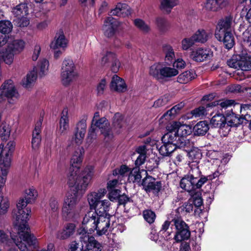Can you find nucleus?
I'll return each mask as SVG.
<instances>
[{
    "instance_id": "f257e3e1",
    "label": "nucleus",
    "mask_w": 251,
    "mask_h": 251,
    "mask_svg": "<svg viewBox=\"0 0 251 251\" xmlns=\"http://www.w3.org/2000/svg\"><path fill=\"white\" fill-rule=\"evenodd\" d=\"M37 197L36 189L33 186L29 187L25 190L24 198L20 199L17 204V210L13 214L14 229L17 231L19 235H33L26 224L31 213L30 208L26 206L28 203L34 202Z\"/></svg>"
},
{
    "instance_id": "f03ea898",
    "label": "nucleus",
    "mask_w": 251,
    "mask_h": 251,
    "mask_svg": "<svg viewBox=\"0 0 251 251\" xmlns=\"http://www.w3.org/2000/svg\"><path fill=\"white\" fill-rule=\"evenodd\" d=\"M110 202L109 200H102L96 205L90 208L83 220V225L90 226L89 231L92 233L97 230L99 235L105 234L110 225V215L108 213Z\"/></svg>"
},
{
    "instance_id": "7ed1b4c3",
    "label": "nucleus",
    "mask_w": 251,
    "mask_h": 251,
    "mask_svg": "<svg viewBox=\"0 0 251 251\" xmlns=\"http://www.w3.org/2000/svg\"><path fill=\"white\" fill-rule=\"evenodd\" d=\"M78 172L75 171L69 174L68 176L70 187L74 186L76 190L75 191L71 189L70 192H76L77 194L79 192L83 193L87 190L93 176L94 167L92 165L87 166L80 174L78 175Z\"/></svg>"
},
{
    "instance_id": "20e7f679",
    "label": "nucleus",
    "mask_w": 251,
    "mask_h": 251,
    "mask_svg": "<svg viewBox=\"0 0 251 251\" xmlns=\"http://www.w3.org/2000/svg\"><path fill=\"white\" fill-rule=\"evenodd\" d=\"M77 193L69 192L65 196L62 207L63 219L67 221H75L79 218L81 206L78 204Z\"/></svg>"
},
{
    "instance_id": "39448f33",
    "label": "nucleus",
    "mask_w": 251,
    "mask_h": 251,
    "mask_svg": "<svg viewBox=\"0 0 251 251\" xmlns=\"http://www.w3.org/2000/svg\"><path fill=\"white\" fill-rule=\"evenodd\" d=\"M15 143L9 141L5 146L0 144V177L6 179L8 169L11 165V156L14 151Z\"/></svg>"
},
{
    "instance_id": "423d86ee",
    "label": "nucleus",
    "mask_w": 251,
    "mask_h": 251,
    "mask_svg": "<svg viewBox=\"0 0 251 251\" xmlns=\"http://www.w3.org/2000/svg\"><path fill=\"white\" fill-rule=\"evenodd\" d=\"M100 129L101 134L103 136L104 140L108 141L113 137V132L110 128V124L105 117H102L95 122L91 123L89 130L88 139L91 140L96 139L97 133Z\"/></svg>"
},
{
    "instance_id": "0eeeda50",
    "label": "nucleus",
    "mask_w": 251,
    "mask_h": 251,
    "mask_svg": "<svg viewBox=\"0 0 251 251\" xmlns=\"http://www.w3.org/2000/svg\"><path fill=\"white\" fill-rule=\"evenodd\" d=\"M149 75L160 82L176 75L178 71L174 68L167 67L162 63H157L149 68Z\"/></svg>"
},
{
    "instance_id": "6e6552de",
    "label": "nucleus",
    "mask_w": 251,
    "mask_h": 251,
    "mask_svg": "<svg viewBox=\"0 0 251 251\" xmlns=\"http://www.w3.org/2000/svg\"><path fill=\"white\" fill-rule=\"evenodd\" d=\"M78 76V74L73 60L65 58L61 67V78L63 84L68 85L75 81Z\"/></svg>"
},
{
    "instance_id": "1a4fd4ad",
    "label": "nucleus",
    "mask_w": 251,
    "mask_h": 251,
    "mask_svg": "<svg viewBox=\"0 0 251 251\" xmlns=\"http://www.w3.org/2000/svg\"><path fill=\"white\" fill-rule=\"evenodd\" d=\"M19 97V93L11 80L9 79L4 81L0 86V103L4 102L6 99H7L9 104H14Z\"/></svg>"
},
{
    "instance_id": "9d476101",
    "label": "nucleus",
    "mask_w": 251,
    "mask_h": 251,
    "mask_svg": "<svg viewBox=\"0 0 251 251\" xmlns=\"http://www.w3.org/2000/svg\"><path fill=\"white\" fill-rule=\"evenodd\" d=\"M11 242L21 251H32L39 248V243L36 236H13L10 239Z\"/></svg>"
},
{
    "instance_id": "9b49d317",
    "label": "nucleus",
    "mask_w": 251,
    "mask_h": 251,
    "mask_svg": "<svg viewBox=\"0 0 251 251\" xmlns=\"http://www.w3.org/2000/svg\"><path fill=\"white\" fill-rule=\"evenodd\" d=\"M234 26V21L231 15L227 16L219 21L216 27L215 36L216 38L221 41L223 34L225 32H231Z\"/></svg>"
},
{
    "instance_id": "f8f14e48",
    "label": "nucleus",
    "mask_w": 251,
    "mask_h": 251,
    "mask_svg": "<svg viewBox=\"0 0 251 251\" xmlns=\"http://www.w3.org/2000/svg\"><path fill=\"white\" fill-rule=\"evenodd\" d=\"M213 165L218 167V168L216 171L214 172L212 176L209 175L206 177L203 176L199 180H198V178L194 179V181L196 182L194 183L195 189L200 188L208 180H212L224 172L225 165L222 164V162L221 160L218 159H214L213 161Z\"/></svg>"
},
{
    "instance_id": "ddd939ff",
    "label": "nucleus",
    "mask_w": 251,
    "mask_h": 251,
    "mask_svg": "<svg viewBox=\"0 0 251 251\" xmlns=\"http://www.w3.org/2000/svg\"><path fill=\"white\" fill-rule=\"evenodd\" d=\"M90 226L88 225H83L79 228L77 229L76 225L72 223L66 224L62 229L61 234L62 235H73L78 234L79 235H84L85 234H91L89 228Z\"/></svg>"
},
{
    "instance_id": "4468645a",
    "label": "nucleus",
    "mask_w": 251,
    "mask_h": 251,
    "mask_svg": "<svg viewBox=\"0 0 251 251\" xmlns=\"http://www.w3.org/2000/svg\"><path fill=\"white\" fill-rule=\"evenodd\" d=\"M195 237H196V236ZM175 240L176 242H180L179 251H189L190 244H191L194 251H200L199 241H197V238H190V236H175Z\"/></svg>"
},
{
    "instance_id": "2eb2a0df",
    "label": "nucleus",
    "mask_w": 251,
    "mask_h": 251,
    "mask_svg": "<svg viewBox=\"0 0 251 251\" xmlns=\"http://www.w3.org/2000/svg\"><path fill=\"white\" fill-rule=\"evenodd\" d=\"M167 130H175L180 139L183 141L184 138L191 133L190 126L181 124L180 122H173L167 126Z\"/></svg>"
},
{
    "instance_id": "dca6fc26",
    "label": "nucleus",
    "mask_w": 251,
    "mask_h": 251,
    "mask_svg": "<svg viewBox=\"0 0 251 251\" xmlns=\"http://www.w3.org/2000/svg\"><path fill=\"white\" fill-rule=\"evenodd\" d=\"M142 185L146 192H152L153 194L158 193L162 187L160 181H157L153 177L147 175L143 180Z\"/></svg>"
},
{
    "instance_id": "f3484780",
    "label": "nucleus",
    "mask_w": 251,
    "mask_h": 251,
    "mask_svg": "<svg viewBox=\"0 0 251 251\" xmlns=\"http://www.w3.org/2000/svg\"><path fill=\"white\" fill-rule=\"evenodd\" d=\"M213 56V51L209 49L199 48L192 50L190 57L196 62H203L210 59Z\"/></svg>"
},
{
    "instance_id": "a211bd4d",
    "label": "nucleus",
    "mask_w": 251,
    "mask_h": 251,
    "mask_svg": "<svg viewBox=\"0 0 251 251\" xmlns=\"http://www.w3.org/2000/svg\"><path fill=\"white\" fill-rule=\"evenodd\" d=\"M107 193L105 188H100L98 190L91 192L87 195V201L90 208L95 207L100 201Z\"/></svg>"
},
{
    "instance_id": "6ab92c4d",
    "label": "nucleus",
    "mask_w": 251,
    "mask_h": 251,
    "mask_svg": "<svg viewBox=\"0 0 251 251\" xmlns=\"http://www.w3.org/2000/svg\"><path fill=\"white\" fill-rule=\"evenodd\" d=\"M83 149L82 148H78L73 153L71 159V167L69 169V173L78 172L80 165L82 161Z\"/></svg>"
},
{
    "instance_id": "aec40b11",
    "label": "nucleus",
    "mask_w": 251,
    "mask_h": 251,
    "mask_svg": "<svg viewBox=\"0 0 251 251\" xmlns=\"http://www.w3.org/2000/svg\"><path fill=\"white\" fill-rule=\"evenodd\" d=\"M87 118H84L79 121L76 125L74 139L77 145H80L83 140L86 133L87 124Z\"/></svg>"
},
{
    "instance_id": "412c9836",
    "label": "nucleus",
    "mask_w": 251,
    "mask_h": 251,
    "mask_svg": "<svg viewBox=\"0 0 251 251\" xmlns=\"http://www.w3.org/2000/svg\"><path fill=\"white\" fill-rule=\"evenodd\" d=\"M172 221L176 227V235H190L189 226L181 218L178 216L175 217L172 219Z\"/></svg>"
},
{
    "instance_id": "4be33fe9",
    "label": "nucleus",
    "mask_w": 251,
    "mask_h": 251,
    "mask_svg": "<svg viewBox=\"0 0 251 251\" xmlns=\"http://www.w3.org/2000/svg\"><path fill=\"white\" fill-rule=\"evenodd\" d=\"M229 0H206L204 3L205 9L211 12H218L226 7Z\"/></svg>"
},
{
    "instance_id": "5701e85b",
    "label": "nucleus",
    "mask_w": 251,
    "mask_h": 251,
    "mask_svg": "<svg viewBox=\"0 0 251 251\" xmlns=\"http://www.w3.org/2000/svg\"><path fill=\"white\" fill-rule=\"evenodd\" d=\"M110 87L111 90L118 93H124L127 89L124 79L116 75L112 76Z\"/></svg>"
},
{
    "instance_id": "b1692460",
    "label": "nucleus",
    "mask_w": 251,
    "mask_h": 251,
    "mask_svg": "<svg viewBox=\"0 0 251 251\" xmlns=\"http://www.w3.org/2000/svg\"><path fill=\"white\" fill-rule=\"evenodd\" d=\"M118 25V22L115 19L111 17H108L105 20L103 26L104 35L108 37L113 36Z\"/></svg>"
},
{
    "instance_id": "393cba45",
    "label": "nucleus",
    "mask_w": 251,
    "mask_h": 251,
    "mask_svg": "<svg viewBox=\"0 0 251 251\" xmlns=\"http://www.w3.org/2000/svg\"><path fill=\"white\" fill-rule=\"evenodd\" d=\"M6 180L4 178L0 177V215L6 214L9 207V201L6 198L3 196L1 193L3 188L5 185Z\"/></svg>"
},
{
    "instance_id": "a878e982",
    "label": "nucleus",
    "mask_w": 251,
    "mask_h": 251,
    "mask_svg": "<svg viewBox=\"0 0 251 251\" xmlns=\"http://www.w3.org/2000/svg\"><path fill=\"white\" fill-rule=\"evenodd\" d=\"M131 13L130 7L126 3H119L114 9L111 10L112 15L123 17H127Z\"/></svg>"
},
{
    "instance_id": "bb28decb",
    "label": "nucleus",
    "mask_w": 251,
    "mask_h": 251,
    "mask_svg": "<svg viewBox=\"0 0 251 251\" xmlns=\"http://www.w3.org/2000/svg\"><path fill=\"white\" fill-rule=\"evenodd\" d=\"M168 132L165 134L162 138L163 143H169L176 146L179 143L182 144L183 141L179 138L175 130H168Z\"/></svg>"
},
{
    "instance_id": "cd10ccee",
    "label": "nucleus",
    "mask_w": 251,
    "mask_h": 251,
    "mask_svg": "<svg viewBox=\"0 0 251 251\" xmlns=\"http://www.w3.org/2000/svg\"><path fill=\"white\" fill-rule=\"evenodd\" d=\"M41 126L42 122L40 120L35 124V127L33 131L31 144L32 147L34 150L38 149L41 143V137L40 132L41 130Z\"/></svg>"
},
{
    "instance_id": "c85d7f7f",
    "label": "nucleus",
    "mask_w": 251,
    "mask_h": 251,
    "mask_svg": "<svg viewBox=\"0 0 251 251\" xmlns=\"http://www.w3.org/2000/svg\"><path fill=\"white\" fill-rule=\"evenodd\" d=\"M69 129V120L68 116V110L64 109L62 112L59 121L58 133L60 135H64L67 133Z\"/></svg>"
},
{
    "instance_id": "c756f323",
    "label": "nucleus",
    "mask_w": 251,
    "mask_h": 251,
    "mask_svg": "<svg viewBox=\"0 0 251 251\" xmlns=\"http://www.w3.org/2000/svg\"><path fill=\"white\" fill-rule=\"evenodd\" d=\"M59 209V203L58 199L55 197H51L49 200V213L50 214V221L55 219L58 217Z\"/></svg>"
},
{
    "instance_id": "7c9ffc66",
    "label": "nucleus",
    "mask_w": 251,
    "mask_h": 251,
    "mask_svg": "<svg viewBox=\"0 0 251 251\" xmlns=\"http://www.w3.org/2000/svg\"><path fill=\"white\" fill-rule=\"evenodd\" d=\"M239 58L241 59V70H251V53L243 50L239 54Z\"/></svg>"
},
{
    "instance_id": "2f4dec72",
    "label": "nucleus",
    "mask_w": 251,
    "mask_h": 251,
    "mask_svg": "<svg viewBox=\"0 0 251 251\" xmlns=\"http://www.w3.org/2000/svg\"><path fill=\"white\" fill-rule=\"evenodd\" d=\"M126 122L124 116L120 113H116L112 121V126L114 130L116 133H120L123 128L125 126Z\"/></svg>"
},
{
    "instance_id": "473e14b6",
    "label": "nucleus",
    "mask_w": 251,
    "mask_h": 251,
    "mask_svg": "<svg viewBox=\"0 0 251 251\" xmlns=\"http://www.w3.org/2000/svg\"><path fill=\"white\" fill-rule=\"evenodd\" d=\"M67 41L63 34H57L54 40L51 42L50 47L53 50L64 48L67 47Z\"/></svg>"
},
{
    "instance_id": "72a5a7b5",
    "label": "nucleus",
    "mask_w": 251,
    "mask_h": 251,
    "mask_svg": "<svg viewBox=\"0 0 251 251\" xmlns=\"http://www.w3.org/2000/svg\"><path fill=\"white\" fill-rule=\"evenodd\" d=\"M210 34L203 29H199L192 36L195 43L204 44L207 41Z\"/></svg>"
},
{
    "instance_id": "f704fd0d",
    "label": "nucleus",
    "mask_w": 251,
    "mask_h": 251,
    "mask_svg": "<svg viewBox=\"0 0 251 251\" xmlns=\"http://www.w3.org/2000/svg\"><path fill=\"white\" fill-rule=\"evenodd\" d=\"M184 103L181 102L173 106L171 109L168 110L162 116V118H165L167 120H170L174 118L184 106Z\"/></svg>"
},
{
    "instance_id": "c9c22d12",
    "label": "nucleus",
    "mask_w": 251,
    "mask_h": 251,
    "mask_svg": "<svg viewBox=\"0 0 251 251\" xmlns=\"http://www.w3.org/2000/svg\"><path fill=\"white\" fill-rule=\"evenodd\" d=\"M37 79V70L35 68L27 73L26 76L22 81V85L25 88H29L35 82Z\"/></svg>"
},
{
    "instance_id": "e433bc0d",
    "label": "nucleus",
    "mask_w": 251,
    "mask_h": 251,
    "mask_svg": "<svg viewBox=\"0 0 251 251\" xmlns=\"http://www.w3.org/2000/svg\"><path fill=\"white\" fill-rule=\"evenodd\" d=\"M210 107H212L211 103L207 104L206 107L202 106L196 108L191 111L190 114L192 116H189L188 118L195 117L202 119L207 115L208 108Z\"/></svg>"
},
{
    "instance_id": "4c0bfd02",
    "label": "nucleus",
    "mask_w": 251,
    "mask_h": 251,
    "mask_svg": "<svg viewBox=\"0 0 251 251\" xmlns=\"http://www.w3.org/2000/svg\"><path fill=\"white\" fill-rule=\"evenodd\" d=\"M147 175V172L144 170H139L138 168H133L128 176V180L130 182H138L142 178V175Z\"/></svg>"
},
{
    "instance_id": "58836bf2",
    "label": "nucleus",
    "mask_w": 251,
    "mask_h": 251,
    "mask_svg": "<svg viewBox=\"0 0 251 251\" xmlns=\"http://www.w3.org/2000/svg\"><path fill=\"white\" fill-rule=\"evenodd\" d=\"M25 43L22 40H15L8 43L7 47L15 54H18L23 51Z\"/></svg>"
},
{
    "instance_id": "ea45409f",
    "label": "nucleus",
    "mask_w": 251,
    "mask_h": 251,
    "mask_svg": "<svg viewBox=\"0 0 251 251\" xmlns=\"http://www.w3.org/2000/svg\"><path fill=\"white\" fill-rule=\"evenodd\" d=\"M197 75L193 70L185 71L180 74L177 77V81L180 83H186L194 79Z\"/></svg>"
},
{
    "instance_id": "a19ab883",
    "label": "nucleus",
    "mask_w": 251,
    "mask_h": 251,
    "mask_svg": "<svg viewBox=\"0 0 251 251\" xmlns=\"http://www.w3.org/2000/svg\"><path fill=\"white\" fill-rule=\"evenodd\" d=\"M12 13L17 18L26 16L28 14L27 4L22 3L17 5L13 9Z\"/></svg>"
},
{
    "instance_id": "79ce46f5",
    "label": "nucleus",
    "mask_w": 251,
    "mask_h": 251,
    "mask_svg": "<svg viewBox=\"0 0 251 251\" xmlns=\"http://www.w3.org/2000/svg\"><path fill=\"white\" fill-rule=\"evenodd\" d=\"M87 238L88 244L86 245L88 251H101V246L94 238V236H84L83 238Z\"/></svg>"
},
{
    "instance_id": "37998d69",
    "label": "nucleus",
    "mask_w": 251,
    "mask_h": 251,
    "mask_svg": "<svg viewBox=\"0 0 251 251\" xmlns=\"http://www.w3.org/2000/svg\"><path fill=\"white\" fill-rule=\"evenodd\" d=\"M163 51L165 54L166 63L168 64L172 63L175 58V52L172 47L169 45H165L163 47Z\"/></svg>"
},
{
    "instance_id": "c03bdc74",
    "label": "nucleus",
    "mask_w": 251,
    "mask_h": 251,
    "mask_svg": "<svg viewBox=\"0 0 251 251\" xmlns=\"http://www.w3.org/2000/svg\"><path fill=\"white\" fill-rule=\"evenodd\" d=\"M194 179L190 178L188 176L183 177L180 181V186L187 191L190 192L195 189Z\"/></svg>"
},
{
    "instance_id": "a18cd8bd",
    "label": "nucleus",
    "mask_w": 251,
    "mask_h": 251,
    "mask_svg": "<svg viewBox=\"0 0 251 251\" xmlns=\"http://www.w3.org/2000/svg\"><path fill=\"white\" fill-rule=\"evenodd\" d=\"M226 118L221 114L214 115L210 120V125L214 127H220L224 126L226 125Z\"/></svg>"
},
{
    "instance_id": "49530a36",
    "label": "nucleus",
    "mask_w": 251,
    "mask_h": 251,
    "mask_svg": "<svg viewBox=\"0 0 251 251\" xmlns=\"http://www.w3.org/2000/svg\"><path fill=\"white\" fill-rule=\"evenodd\" d=\"M189 167L190 169L189 171V175L188 176H189L190 178H198L201 174V172L198 166V161L196 160L195 161H192L190 164Z\"/></svg>"
},
{
    "instance_id": "de8ad7c7",
    "label": "nucleus",
    "mask_w": 251,
    "mask_h": 251,
    "mask_svg": "<svg viewBox=\"0 0 251 251\" xmlns=\"http://www.w3.org/2000/svg\"><path fill=\"white\" fill-rule=\"evenodd\" d=\"M209 129V126L205 121H201L197 123L194 127L195 133L198 135L205 134Z\"/></svg>"
},
{
    "instance_id": "09e8293b",
    "label": "nucleus",
    "mask_w": 251,
    "mask_h": 251,
    "mask_svg": "<svg viewBox=\"0 0 251 251\" xmlns=\"http://www.w3.org/2000/svg\"><path fill=\"white\" fill-rule=\"evenodd\" d=\"M223 41L225 47L227 49H231L234 45V38L231 32H225L223 34Z\"/></svg>"
},
{
    "instance_id": "8fccbe9b",
    "label": "nucleus",
    "mask_w": 251,
    "mask_h": 251,
    "mask_svg": "<svg viewBox=\"0 0 251 251\" xmlns=\"http://www.w3.org/2000/svg\"><path fill=\"white\" fill-rule=\"evenodd\" d=\"M11 126L6 122L2 123L0 126V137L2 140H7L10 135Z\"/></svg>"
},
{
    "instance_id": "3c124183",
    "label": "nucleus",
    "mask_w": 251,
    "mask_h": 251,
    "mask_svg": "<svg viewBox=\"0 0 251 251\" xmlns=\"http://www.w3.org/2000/svg\"><path fill=\"white\" fill-rule=\"evenodd\" d=\"M49 67V62L48 60L45 58L40 60L37 66L39 75L42 76L47 75Z\"/></svg>"
},
{
    "instance_id": "603ef678",
    "label": "nucleus",
    "mask_w": 251,
    "mask_h": 251,
    "mask_svg": "<svg viewBox=\"0 0 251 251\" xmlns=\"http://www.w3.org/2000/svg\"><path fill=\"white\" fill-rule=\"evenodd\" d=\"M135 26L142 32L146 34L150 32L151 27L144 21L140 19H136L134 21Z\"/></svg>"
},
{
    "instance_id": "864d4df0",
    "label": "nucleus",
    "mask_w": 251,
    "mask_h": 251,
    "mask_svg": "<svg viewBox=\"0 0 251 251\" xmlns=\"http://www.w3.org/2000/svg\"><path fill=\"white\" fill-rule=\"evenodd\" d=\"M159 149V153L163 156H169L176 149L175 145L171 144L163 143Z\"/></svg>"
},
{
    "instance_id": "5fc2aeb1",
    "label": "nucleus",
    "mask_w": 251,
    "mask_h": 251,
    "mask_svg": "<svg viewBox=\"0 0 251 251\" xmlns=\"http://www.w3.org/2000/svg\"><path fill=\"white\" fill-rule=\"evenodd\" d=\"M155 24L160 32L164 33L167 31L169 28V24L167 20L162 17H158L155 20Z\"/></svg>"
},
{
    "instance_id": "6e6d98bb",
    "label": "nucleus",
    "mask_w": 251,
    "mask_h": 251,
    "mask_svg": "<svg viewBox=\"0 0 251 251\" xmlns=\"http://www.w3.org/2000/svg\"><path fill=\"white\" fill-rule=\"evenodd\" d=\"M226 120V124L231 127L237 126L243 123V121H241L242 119L239 118L233 113L227 116Z\"/></svg>"
},
{
    "instance_id": "4d7b16f0",
    "label": "nucleus",
    "mask_w": 251,
    "mask_h": 251,
    "mask_svg": "<svg viewBox=\"0 0 251 251\" xmlns=\"http://www.w3.org/2000/svg\"><path fill=\"white\" fill-rule=\"evenodd\" d=\"M242 41L248 46H251V28H247L241 34L237 33Z\"/></svg>"
},
{
    "instance_id": "13d9d810",
    "label": "nucleus",
    "mask_w": 251,
    "mask_h": 251,
    "mask_svg": "<svg viewBox=\"0 0 251 251\" xmlns=\"http://www.w3.org/2000/svg\"><path fill=\"white\" fill-rule=\"evenodd\" d=\"M193 210V205L189 202H185L181 206L179 207L176 212L181 215H184L187 213L192 212Z\"/></svg>"
},
{
    "instance_id": "bf43d9fd",
    "label": "nucleus",
    "mask_w": 251,
    "mask_h": 251,
    "mask_svg": "<svg viewBox=\"0 0 251 251\" xmlns=\"http://www.w3.org/2000/svg\"><path fill=\"white\" fill-rule=\"evenodd\" d=\"M234 101L231 100H223L213 101L211 103L212 107L220 106L222 108H226L234 104Z\"/></svg>"
},
{
    "instance_id": "052dcab7",
    "label": "nucleus",
    "mask_w": 251,
    "mask_h": 251,
    "mask_svg": "<svg viewBox=\"0 0 251 251\" xmlns=\"http://www.w3.org/2000/svg\"><path fill=\"white\" fill-rule=\"evenodd\" d=\"M177 0H161V7L162 9L168 12H170L171 9L176 5Z\"/></svg>"
},
{
    "instance_id": "680f3d73",
    "label": "nucleus",
    "mask_w": 251,
    "mask_h": 251,
    "mask_svg": "<svg viewBox=\"0 0 251 251\" xmlns=\"http://www.w3.org/2000/svg\"><path fill=\"white\" fill-rule=\"evenodd\" d=\"M241 112L243 119L246 121H250L251 120V105L246 104L241 107Z\"/></svg>"
},
{
    "instance_id": "e2e57ef3",
    "label": "nucleus",
    "mask_w": 251,
    "mask_h": 251,
    "mask_svg": "<svg viewBox=\"0 0 251 251\" xmlns=\"http://www.w3.org/2000/svg\"><path fill=\"white\" fill-rule=\"evenodd\" d=\"M12 29L11 23L7 20L0 21V32L5 34L9 33Z\"/></svg>"
},
{
    "instance_id": "0e129e2a",
    "label": "nucleus",
    "mask_w": 251,
    "mask_h": 251,
    "mask_svg": "<svg viewBox=\"0 0 251 251\" xmlns=\"http://www.w3.org/2000/svg\"><path fill=\"white\" fill-rule=\"evenodd\" d=\"M169 100V96L164 95L156 100L153 103V107L159 108L166 105Z\"/></svg>"
},
{
    "instance_id": "69168bd1",
    "label": "nucleus",
    "mask_w": 251,
    "mask_h": 251,
    "mask_svg": "<svg viewBox=\"0 0 251 251\" xmlns=\"http://www.w3.org/2000/svg\"><path fill=\"white\" fill-rule=\"evenodd\" d=\"M227 65L231 68L241 69V59L239 58V55L228 60Z\"/></svg>"
},
{
    "instance_id": "338daca9",
    "label": "nucleus",
    "mask_w": 251,
    "mask_h": 251,
    "mask_svg": "<svg viewBox=\"0 0 251 251\" xmlns=\"http://www.w3.org/2000/svg\"><path fill=\"white\" fill-rule=\"evenodd\" d=\"M120 204H123L125 211L128 212L131 206L133 205L132 202L126 196H124L120 198L119 200Z\"/></svg>"
},
{
    "instance_id": "774afa93",
    "label": "nucleus",
    "mask_w": 251,
    "mask_h": 251,
    "mask_svg": "<svg viewBox=\"0 0 251 251\" xmlns=\"http://www.w3.org/2000/svg\"><path fill=\"white\" fill-rule=\"evenodd\" d=\"M145 220L149 223L151 224L154 222L156 216L154 212L150 210H146L143 212Z\"/></svg>"
}]
</instances>
